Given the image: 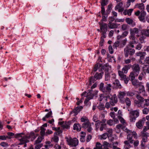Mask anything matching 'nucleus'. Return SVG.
Listing matches in <instances>:
<instances>
[{
    "label": "nucleus",
    "mask_w": 149,
    "mask_h": 149,
    "mask_svg": "<svg viewBox=\"0 0 149 149\" xmlns=\"http://www.w3.org/2000/svg\"><path fill=\"white\" fill-rule=\"evenodd\" d=\"M144 73L143 72H142L139 75L138 77L139 79L141 81L142 80L143 78H145V75Z\"/></svg>",
    "instance_id": "6e6d98bb"
},
{
    "label": "nucleus",
    "mask_w": 149,
    "mask_h": 149,
    "mask_svg": "<svg viewBox=\"0 0 149 149\" xmlns=\"http://www.w3.org/2000/svg\"><path fill=\"white\" fill-rule=\"evenodd\" d=\"M128 28V25L126 24H124L122 25L121 29L123 30H125Z\"/></svg>",
    "instance_id": "338daca9"
},
{
    "label": "nucleus",
    "mask_w": 149,
    "mask_h": 149,
    "mask_svg": "<svg viewBox=\"0 0 149 149\" xmlns=\"http://www.w3.org/2000/svg\"><path fill=\"white\" fill-rule=\"evenodd\" d=\"M126 93L124 92L120 91L119 93L118 97L121 103H124V100L125 99L124 96L126 95Z\"/></svg>",
    "instance_id": "9b49d317"
},
{
    "label": "nucleus",
    "mask_w": 149,
    "mask_h": 149,
    "mask_svg": "<svg viewBox=\"0 0 149 149\" xmlns=\"http://www.w3.org/2000/svg\"><path fill=\"white\" fill-rule=\"evenodd\" d=\"M53 141L56 143H57L59 141V138L56 135H54V136L52 138Z\"/></svg>",
    "instance_id": "13d9d810"
},
{
    "label": "nucleus",
    "mask_w": 149,
    "mask_h": 149,
    "mask_svg": "<svg viewBox=\"0 0 149 149\" xmlns=\"http://www.w3.org/2000/svg\"><path fill=\"white\" fill-rule=\"evenodd\" d=\"M83 107L82 106H80L79 107L78 106L75 108L71 112V113H75V115H76L80 111L83 109Z\"/></svg>",
    "instance_id": "a211bd4d"
},
{
    "label": "nucleus",
    "mask_w": 149,
    "mask_h": 149,
    "mask_svg": "<svg viewBox=\"0 0 149 149\" xmlns=\"http://www.w3.org/2000/svg\"><path fill=\"white\" fill-rule=\"evenodd\" d=\"M129 117L131 122L135 121L136 118L139 116V112L138 110L131 111L129 113Z\"/></svg>",
    "instance_id": "423d86ee"
},
{
    "label": "nucleus",
    "mask_w": 149,
    "mask_h": 149,
    "mask_svg": "<svg viewBox=\"0 0 149 149\" xmlns=\"http://www.w3.org/2000/svg\"><path fill=\"white\" fill-rule=\"evenodd\" d=\"M102 145L99 142H97L96 143L95 147L94 149H102Z\"/></svg>",
    "instance_id": "e433bc0d"
},
{
    "label": "nucleus",
    "mask_w": 149,
    "mask_h": 149,
    "mask_svg": "<svg viewBox=\"0 0 149 149\" xmlns=\"http://www.w3.org/2000/svg\"><path fill=\"white\" fill-rule=\"evenodd\" d=\"M133 10L132 9H130L128 10H125L123 12V14L125 15L127 14L129 15H130Z\"/></svg>",
    "instance_id": "c756f323"
},
{
    "label": "nucleus",
    "mask_w": 149,
    "mask_h": 149,
    "mask_svg": "<svg viewBox=\"0 0 149 149\" xmlns=\"http://www.w3.org/2000/svg\"><path fill=\"white\" fill-rule=\"evenodd\" d=\"M36 146L35 147V149H40L43 146L42 144H35Z\"/></svg>",
    "instance_id": "69168bd1"
},
{
    "label": "nucleus",
    "mask_w": 149,
    "mask_h": 149,
    "mask_svg": "<svg viewBox=\"0 0 149 149\" xmlns=\"http://www.w3.org/2000/svg\"><path fill=\"white\" fill-rule=\"evenodd\" d=\"M109 67L110 68V66L107 64L106 63L103 66L102 68L105 71H107V72H106L107 73L109 70Z\"/></svg>",
    "instance_id": "de8ad7c7"
},
{
    "label": "nucleus",
    "mask_w": 149,
    "mask_h": 149,
    "mask_svg": "<svg viewBox=\"0 0 149 149\" xmlns=\"http://www.w3.org/2000/svg\"><path fill=\"white\" fill-rule=\"evenodd\" d=\"M138 87H139V91H140V92L145 91V87L143 85L142 82H141V84H140V85L138 86Z\"/></svg>",
    "instance_id": "c9c22d12"
},
{
    "label": "nucleus",
    "mask_w": 149,
    "mask_h": 149,
    "mask_svg": "<svg viewBox=\"0 0 149 149\" xmlns=\"http://www.w3.org/2000/svg\"><path fill=\"white\" fill-rule=\"evenodd\" d=\"M97 79H95V77H94V76L93 77H90L89 80V84L90 85H91L92 83H93L94 82L96 81Z\"/></svg>",
    "instance_id": "a18cd8bd"
},
{
    "label": "nucleus",
    "mask_w": 149,
    "mask_h": 149,
    "mask_svg": "<svg viewBox=\"0 0 149 149\" xmlns=\"http://www.w3.org/2000/svg\"><path fill=\"white\" fill-rule=\"evenodd\" d=\"M126 23L129 24L131 25L132 26H133L135 25V22L133 21V19L129 18H127L125 19Z\"/></svg>",
    "instance_id": "6ab92c4d"
},
{
    "label": "nucleus",
    "mask_w": 149,
    "mask_h": 149,
    "mask_svg": "<svg viewBox=\"0 0 149 149\" xmlns=\"http://www.w3.org/2000/svg\"><path fill=\"white\" fill-rule=\"evenodd\" d=\"M136 74L134 73L133 72H131L130 74L129 77L130 78V80L131 81H133V80L135 79V77L136 76Z\"/></svg>",
    "instance_id": "7c9ffc66"
},
{
    "label": "nucleus",
    "mask_w": 149,
    "mask_h": 149,
    "mask_svg": "<svg viewBox=\"0 0 149 149\" xmlns=\"http://www.w3.org/2000/svg\"><path fill=\"white\" fill-rule=\"evenodd\" d=\"M109 0H102L101 4V6H105L108 3Z\"/></svg>",
    "instance_id": "3c124183"
},
{
    "label": "nucleus",
    "mask_w": 149,
    "mask_h": 149,
    "mask_svg": "<svg viewBox=\"0 0 149 149\" xmlns=\"http://www.w3.org/2000/svg\"><path fill=\"white\" fill-rule=\"evenodd\" d=\"M43 139L44 137L41 136H39L37 139L35 141L34 144H38L40 143L41 142L42 140Z\"/></svg>",
    "instance_id": "f704fd0d"
},
{
    "label": "nucleus",
    "mask_w": 149,
    "mask_h": 149,
    "mask_svg": "<svg viewBox=\"0 0 149 149\" xmlns=\"http://www.w3.org/2000/svg\"><path fill=\"white\" fill-rule=\"evenodd\" d=\"M81 126L79 123H75L73 126V129L77 131H80L81 129Z\"/></svg>",
    "instance_id": "b1692460"
},
{
    "label": "nucleus",
    "mask_w": 149,
    "mask_h": 149,
    "mask_svg": "<svg viewBox=\"0 0 149 149\" xmlns=\"http://www.w3.org/2000/svg\"><path fill=\"white\" fill-rule=\"evenodd\" d=\"M146 15V13L144 11H141L139 18L140 20L143 22H145V17Z\"/></svg>",
    "instance_id": "ddd939ff"
},
{
    "label": "nucleus",
    "mask_w": 149,
    "mask_h": 149,
    "mask_svg": "<svg viewBox=\"0 0 149 149\" xmlns=\"http://www.w3.org/2000/svg\"><path fill=\"white\" fill-rule=\"evenodd\" d=\"M142 69L144 74L146 75V74H149V65H144L142 67Z\"/></svg>",
    "instance_id": "2eb2a0df"
},
{
    "label": "nucleus",
    "mask_w": 149,
    "mask_h": 149,
    "mask_svg": "<svg viewBox=\"0 0 149 149\" xmlns=\"http://www.w3.org/2000/svg\"><path fill=\"white\" fill-rule=\"evenodd\" d=\"M118 24L115 23H110L108 24V26L109 28L110 29L117 28L118 27Z\"/></svg>",
    "instance_id": "412c9836"
},
{
    "label": "nucleus",
    "mask_w": 149,
    "mask_h": 149,
    "mask_svg": "<svg viewBox=\"0 0 149 149\" xmlns=\"http://www.w3.org/2000/svg\"><path fill=\"white\" fill-rule=\"evenodd\" d=\"M132 85L136 88H138V86L141 84V82H139L138 80L135 79L131 81Z\"/></svg>",
    "instance_id": "dca6fc26"
},
{
    "label": "nucleus",
    "mask_w": 149,
    "mask_h": 149,
    "mask_svg": "<svg viewBox=\"0 0 149 149\" xmlns=\"http://www.w3.org/2000/svg\"><path fill=\"white\" fill-rule=\"evenodd\" d=\"M70 123L69 122H66L63 125L62 127L63 128L68 129L70 128Z\"/></svg>",
    "instance_id": "a19ab883"
},
{
    "label": "nucleus",
    "mask_w": 149,
    "mask_h": 149,
    "mask_svg": "<svg viewBox=\"0 0 149 149\" xmlns=\"http://www.w3.org/2000/svg\"><path fill=\"white\" fill-rule=\"evenodd\" d=\"M0 145L4 147H7L9 146L6 142H2L0 143Z\"/></svg>",
    "instance_id": "052dcab7"
},
{
    "label": "nucleus",
    "mask_w": 149,
    "mask_h": 149,
    "mask_svg": "<svg viewBox=\"0 0 149 149\" xmlns=\"http://www.w3.org/2000/svg\"><path fill=\"white\" fill-rule=\"evenodd\" d=\"M108 93V94L107 93L105 97L107 98L106 100L107 101V99H109L110 100L109 102L111 105L114 106L117 102V96L115 94L111 95L109 93Z\"/></svg>",
    "instance_id": "7ed1b4c3"
},
{
    "label": "nucleus",
    "mask_w": 149,
    "mask_h": 149,
    "mask_svg": "<svg viewBox=\"0 0 149 149\" xmlns=\"http://www.w3.org/2000/svg\"><path fill=\"white\" fill-rule=\"evenodd\" d=\"M132 72L136 74V76H137L139 73L141 69L139 65L137 63L133 64L132 65Z\"/></svg>",
    "instance_id": "6e6552de"
},
{
    "label": "nucleus",
    "mask_w": 149,
    "mask_h": 149,
    "mask_svg": "<svg viewBox=\"0 0 149 149\" xmlns=\"http://www.w3.org/2000/svg\"><path fill=\"white\" fill-rule=\"evenodd\" d=\"M124 56L125 57H127L130 55V56L133 55L135 53V50L134 49L130 48L127 46L124 49Z\"/></svg>",
    "instance_id": "0eeeda50"
},
{
    "label": "nucleus",
    "mask_w": 149,
    "mask_h": 149,
    "mask_svg": "<svg viewBox=\"0 0 149 149\" xmlns=\"http://www.w3.org/2000/svg\"><path fill=\"white\" fill-rule=\"evenodd\" d=\"M112 5L111 4H109L108 6V8L106 10V13L109 14L111 12L112 9Z\"/></svg>",
    "instance_id": "37998d69"
},
{
    "label": "nucleus",
    "mask_w": 149,
    "mask_h": 149,
    "mask_svg": "<svg viewBox=\"0 0 149 149\" xmlns=\"http://www.w3.org/2000/svg\"><path fill=\"white\" fill-rule=\"evenodd\" d=\"M146 53L144 52H139L136 54V55L137 56L140 57V59H143L144 57L145 56Z\"/></svg>",
    "instance_id": "4be33fe9"
},
{
    "label": "nucleus",
    "mask_w": 149,
    "mask_h": 149,
    "mask_svg": "<svg viewBox=\"0 0 149 149\" xmlns=\"http://www.w3.org/2000/svg\"><path fill=\"white\" fill-rule=\"evenodd\" d=\"M23 137L22 138L19 139L20 142L19 143V144L21 145L24 144V147H25L26 146V143L29 142V140L25 138L24 139H23Z\"/></svg>",
    "instance_id": "f3484780"
},
{
    "label": "nucleus",
    "mask_w": 149,
    "mask_h": 149,
    "mask_svg": "<svg viewBox=\"0 0 149 149\" xmlns=\"http://www.w3.org/2000/svg\"><path fill=\"white\" fill-rule=\"evenodd\" d=\"M7 139H10V138L9 137H8V136H0V140H5Z\"/></svg>",
    "instance_id": "864d4df0"
},
{
    "label": "nucleus",
    "mask_w": 149,
    "mask_h": 149,
    "mask_svg": "<svg viewBox=\"0 0 149 149\" xmlns=\"http://www.w3.org/2000/svg\"><path fill=\"white\" fill-rule=\"evenodd\" d=\"M24 134L23 133H21L19 134H17L15 135V137L16 138H18L19 140V139L22 138L24 137V136H22V135H24Z\"/></svg>",
    "instance_id": "4d7b16f0"
},
{
    "label": "nucleus",
    "mask_w": 149,
    "mask_h": 149,
    "mask_svg": "<svg viewBox=\"0 0 149 149\" xmlns=\"http://www.w3.org/2000/svg\"><path fill=\"white\" fill-rule=\"evenodd\" d=\"M118 118L121 123L123 124L125 123V120L122 117L119 116Z\"/></svg>",
    "instance_id": "774afa93"
},
{
    "label": "nucleus",
    "mask_w": 149,
    "mask_h": 149,
    "mask_svg": "<svg viewBox=\"0 0 149 149\" xmlns=\"http://www.w3.org/2000/svg\"><path fill=\"white\" fill-rule=\"evenodd\" d=\"M66 139L67 144L71 147H76L78 144L79 141L76 138H72L70 137H66L65 138Z\"/></svg>",
    "instance_id": "f03ea898"
},
{
    "label": "nucleus",
    "mask_w": 149,
    "mask_h": 149,
    "mask_svg": "<svg viewBox=\"0 0 149 149\" xmlns=\"http://www.w3.org/2000/svg\"><path fill=\"white\" fill-rule=\"evenodd\" d=\"M136 97L138 100V101L140 102L141 104L143 103L144 100V98L139 95H136Z\"/></svg>",
    "instance_id": "2f4dec72"
},
{
    "label": "nucleus",
    "mask_w": 149,
    "mask_h": 149,
    "mask_svg": "<svg viewBox=\"0 0 149 149\" xmlns=\"http://www.w3.org/2000/svg\"><path fill=\"white\" fill-rule=\"evenodd\" d=\"M120 42L119 41H117L115 42L113 45V48L114 49L116 48V49L117 47L119 46L120 45Z\"/></svg>",
    "instance_id": "09e8293b"
},
{
    "label": "nucleus",
    "mask_w": 149,
    "mask_h": 149,
    "mask_svg": "<svg viewBox=\"0 0 149 149\" xmlns=\"http://www.w3.org/2000/svg\"><path fill=\"white\" fill-rule=\"evenodd\" d=\"M118 73L121 78V80H123L126 77V75L124 74L121 71H118Z\"/></svg>",
    "instance_id": "473e14b6"
},
{
    "label": "nucleus",
    "mask_w": 149,
    "mask_h": 149,
    "mask_svg": "<svg viewBox=\"0 0 149 149\" xmlns=\"http://www.w3.org/2000/svg\"><path fill=\"white\" fill-rule=\"evenodd\" d=\"M106 125L105 124L102 123L100 124V131H102L103 129H105Z\"/></svg>",
    "instance_id": "5fc2aeb1"
},
{
    "label": "nucleus",
    "mask_w": 149,
    "mask_h": 149,
    "mask_svg": "<svg viewBox=\"0 0 149 149\" xmlns=\"http://www.w3.org/2000/svg\"><path fill=\"white\" fill-rule=\"evenodd\" d=\"M107 13H106L105 14L102 15V19L100 22H103V21L106 22L107 21V18L108 17Z\"/></svg>",
    "instance_id": "79ce46f5"
},
{
    "label": "nucleus",
    "mask_w": 149,
    "mask_h": 149,
    "mask_svg": "<svg viewBox=\"0 0 149 149\" xmlns=\"http://www.w3.org/2000/svg\"><path fill=\"white\" fill-rule=\"evenodd\" d=\"M105 107L104 104L100 103V104L97 107V108L100 110H103L105 109Z\"/></svg>",
    "instance_id": "c03bdc74"
},
{
    "label": "nucleus",
    "mask_w": 149,
    "mask_h": 149,
    "mask_svg": "<svg viewBox=\"0 0 149 149\" xmlns=\"http://www.w3.org/2000/svg\"><path fill=\"white\" fill-rule=\"evenodd\" d=\"M110 77L109 74L108 73L105 72V81H108L110 80Z\"/></svg>",
    "instance_id": "bf43d9fd"
},
{
    "label": "nucleus",
    "mask_w": 149,
    "mask_h": 149,
    "mask_svg": "<svg viewBox=\"0 0 149 149\" xmlns=\"http://www.w3.org/2000/svg\"><path fill=\"white\" fill-rule=\"evenodd\" d=\"M104 74L103 72H101L100 73H98V72H96L95 75H94V77L95 79H100L102 77V76Z\"/></svg>",
    "instance_id": "5701e85b"
},
{
    "label": "nucleus",
    "mask_w": 149,
    "mask_h": 149,
    "mask_svg": "<svg viewBox=\"0 0 149 149\" xmlns=\"http://www.w3.org/2000/svg\"><path fill=\"white\" fill-rule=\"evenodd\" d=\"M108 134L109 135L110 137H111L112 135L113 131L112 129H108L107 130Z\"/></svg>",
    "instance_id": "e2e57ef3"
},
{
    "label": "nucleus",
    "mask_w": 149,
    "mask_h": 149,
    "mask_svg": "<svg viewBox=\"0 0 149 149\" xmlns=\"http://www.w3.org/2000/svg\"><path fill=\"white\" fill-rule=\"evenodd\" d=\"M145 118H143L142 119L139 120L136 123V125L138 128L139 129L142 128L143 125L144 121H145Z\"/></svg>",
    "instance_id": "f8f14e48"
},
{
    "label": "nucleus",
    "mask_w": 149,
    "mask_h": 149,
    "mask_svg": "<svg viewBox=\"0 0 149 149\" xmlns=\"http://www.w3.org/2000/svg\"><path fill=\"white\" fill-rule=\"evenodd\" d=\"M99 24L100 26L101 31L107 32V24L106 23L102 22H100Z\"/></svg>",
    "instance_id": "1a4fd4ad"
},
{
    "label": "nucleus",
    "mask_w": 149,
    "mask_h": 149,
    "mask_svg": "<svg viewBox=\"0 0 149 149\" xmlns=\"http://www.w3.org/2000/svg\"><path fill=\"white\" fill-rule=\"evenodd\" d=\"M36 136H35L34 133L31 132L29 135L24 136L23 138V139H24L25 138H26L27 139L29 140L30 138H31V140L33 141L36 138Z\"/></svg>",
    "instance_id": "9d476101"
},
{
    "label": "nucleus",
    "mask_w": 149,
    "mask_h": 149,
    "mask_svg": "<svg viewBox=\"0 0 149 149\" xmlns=\"http://www.w3.org/2000/svg\"><path fill=\"white\" fill-rule=\"evenodd\" d=\"M138 41L136 40L130 41L129 42V43L127 46L128 47L132 48L134 47V44H136L138 43Z\"/></svg>",
    "instance_id": "a878e982"
},
{
    "label": "nucleus",
    "mask_w": 149,
    "mask_h": 149,
    "mask_svg": "<svg viewBox=\"0 0 149 149\" xmlns=\"http://www.w3.org/2000/svg\"><path fill=\"white\" fill-rule=\"evenodd\" d=\"M87 93L85 91L83 92L81 94L82 96H84L86 97V99L85 100L84 102V103L86 104L91 99H92L95 95L94 93H93V91H92L89 90V91Z\"/></svg>",
    "instance_id": "39448f33"
},
{
    "label": "nucleus",
    "mask_w": 149,
    "mask_h": 149,
    "mask_svg": "<svg viewBox=\"0 0 149 149\" xmlns=\"http://www.w3.org/2000/svg\"><path fill=\"white\" fill-rule=\"evenodd\" d=\"M125 103L128 106H130L131 104V102L130 99L128 97H126L125 98L124 100V103Z\"/></svg>",
    "instance_id": "c85d7f7f"
},
{
    "label": "nucleus",
    "mask_w": 149,
    "mask_h": 149,
    "mask_svg": "<svg viewBox=\"0 0 149 149\" xmlns=\"http://www.w3.org/2000/svg\"><path fill=\"white\" fill-rule=\"evenodd\" d=\"M81 121L83 123L82 125V127L84 129L87 128V131L91 132L92 129L91 125L88 119L86 117H82L81 119Z\"/></svg>",
    "instance_id": "f257e3e1"
},
{
    "label": "nucleus",
    "mask_w": 149,
    "mask_h": 149,
    "mask_svg": "<svg viewBox=\"0 0 149 149\" xmlns=\"http://www.w3.org/2000/svg\"><path fill=\"white\" fill-rule=\"evenodd\" d=\"M130 31L134 34H138L139 33L140 30L138 28H135L132 30L130 29Z\"/></svg>",
    "instance_id": "58836bf2"
},
{
    "label": "nucleus",
    "mask_w": 149,
    "mask_h": 149,
    "mask_svg": "<svg viewBox=\"0 0 149 149\" xmlns=\"http://www.w3.org/2000/svg\"><path fill=\"white\" fill-rule=\"evenodd\" d=\"M41 131L40 132V134L42 137H44L46 133H45V129L42 126L40 127Z\"/></svg>",
    "instance_id": "72a5a7b5"
},
{
    "label": "nucleus",
    "mask_w": 149,
    "mask_h": 149,
    "mask_svg": "<svg viewBox=\"0 0 149 149\" xmlns=\"http://www.w3.org/2000/svg\"><path fill=\"white\" fill-rule=\"evenodd\" d=\"M142 35H144L147 37H149V29H143L141 31Z\"/></svg>",
    "instance_id": "bb28decb"
},
{
    "label": "nucleus",
    "mask_w": 149,
    "mask_h": 149,
    "mask_svg": "<svg viewBox=\"0 0 149 149\" xmlns=\"http://www.w3.org/2000/svg\"><path fill=\"white\" fill-rule=\"evenodd\" d=\"M113 84L114 85L115 88H116L121 89L122 88V86L120 84L119 81L118 79H116Z\"/></svg>",
    "instance_id": "4468645a"
},
{
    "label": "nucleus",
    "mask_w": 149,
    "mask_h": 149,
    "mask_svg": "<svg viewBox=\"0 0 149 149\" xmlns=\"http://www.w3.org/2000/svg\"><path fill=\"white\" fill-rule=\"evenodd\" d=\"M124 148L125 149H129L131 147H132V145H131V143H130V141H125L124 142Z\"/></svg>",
    "instance_id": "aec40b11"
},
{
    "label": "nucleus",
    "mask_w": 149,
    "mask_h": 149,
    "mask_svg": "<svg viewBox=\"0 0 149 149\" xmlns=\"http://www.w3.org/2000/svg\"><path fill=\"white\" fill-rule=\"evenodd\" d=\"M131 35L130 36L129 38L132 41L135 40V36L134 34L130 32Z\"/></svg>",
    "instance_id": "603ef678"
},
{
    "label": "nucleus",
    "mask_w": 149,
    "mask_h": 149,
    "mask_svg": "<svg viewBox=\"0 0 149 149\" xmlns=\"http://www.w3.org/2000/svg\"><path fill=\"white\" fill-rule=\"evenodd\" d=\"M141 136L143 138H148V137L149 136V133H143V132H141Z\"/></svg>",
    "instance_id": "ea45409f"
},
{
    "label": "nucleus",
    "mask_w": 149,
    "mask_h": 149,
    "mask_svg": "<svg viewBox=\"0 0 149 149\" xmlns=\"http://www.w3.org/2000/svg\"><path fill=\"white\" fill-rule=\"evenodd\" d=\"M142 47L141 44L139 43L136 46L135 49L136 50H140Z\"/></svg>",
    "instance_id": "680f3d73"
},
{
    "label": "nucleus",
    "mask_w": 149,
    "mask_h": 149,
    "mask_svg": "<svg viewBox=\"0 0 149 149\" xmlns=\"http://www.w3.org/2000/svg\"><path fill=\"white\" fill-rule=\"evenodd\" d=\"M127 140L128 141H130L131 144L133 143L134 140L132 139V135L131 134H129L127 136Z\"/></svg>",
    "instance_id": "393cba45"
},
{
    "label": "nucleus",
    "mask_w": 149,
    "mask_h": 149,
    "mask_svg": "<svg viewBox=\"0 0 149 149\" xmlns=\"http://www.w3.org/2000/svg\"><path fill=\"white\" fill-rule=\"evenodd\" d=\"M123 5V3L122 2H121L119 3L115 7V10H117L119 8H122Z\"/></svg>",
    "instance_id": "8fccbe9b"
},
{
    "label": "nucleus",
    "mask_w": 149,
    "mask_h": 149,
    "mask_svg": "<svg viewBox=\"0 0 149 149\" xmlns=\"http://www.w3.org/2000/svg\"><path fill=\"white\" fill-rule=\"evenodd\" d=\"M137 6L141 10V11H143V10L144 9V7L143 3L139 4L137 5Z\"/></svg>",
    "instance_id": "49530a36"
},
{
    "label": "nucleus",
    "mask_w": 149,
    "mask_h": 149,
    "mask_svg": "<svg viewBox=\"0 0 149 149\" xmlns=\"http://www.w3.org/2000/svg\"><path fill=\"white\" fill-rule=\"evenodd\" d=\"M109 135L107 133H105L103 134L101 136L100 139H106L107 137L108 138H109Z\"/></svg>",
    "instance_id": "4c0bfd02"
},
{
    "label": "nucleus",
    "mask_w": 149,
    "mask_h": 149,
    "mask_svg": "<svg viewBox=\"0 0 149 149\" xmlns=\"http://www.w3.org/2000/svg\"><path fill=\"white\" fill-rule=\"evenodd\" d=\"M107 84L106 87H104V84L101 83L100 84L99 89L104 93H110L111 91V86L110 84H107V82L105 83Z\"/></svg>",
    "instance_id": "20e7f679"
},
{
    "label": "nucleus",
    "mask_w": 149,
    "mask_h": 149,
    "mask_svg": "<svg viewBox=\"0 0 149 149\" xmlns=\"http://www.w3.org/2000/svg\"><path fill=\"white\" fill-rule=\"evenodd\" d=\"M98 118L97 117L96 115H95L93 116V120L96 123L97 122H100V120H98Z\"/></svg>",
    "instance_id": "0e129e2a"
},
{
    "label": "nucleus",
    "mask_w": 149,
    "mask_h": 149,
    "mask_svg": "<svg viewBox=\"0 0 149 149\" xmlns=\"http://www.w3.org/2000/svg\"><path fill=\"white\" fill-rule=\"evenodd\" d=\"M136 92L135 90L130 91L127 92L126 94L127 96L133 97L135 95Z\"/></svg>",
    "instance_id": "cd10ccee"
}]
</instances>
